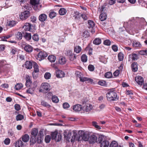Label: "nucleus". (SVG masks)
<instances>
[{"label": "nucleus", "instance_id": "f257e3e1", "mask_svg": "<svg viewBox=\"0 0 147 147\" xmlns=\"http://www.w3.org/2000/svg\"><path fill=\"white\" fill-rule=\"evenodd\" d=\"M82 131H78V134H77L75 132L73 131V134L71 136V142H73L76 140L78 141H81L83 140V135L82 133Z\"/></svg>", "mask_w": 147, "mask_h": 147}, {"label": "nucleus", "instance_id": "f03ea898", "mask_svg": "<svg viewBox=\"0 0 147 147\" xmlns=\"http://www.w3.org/2000/svg\"><path fill=\"white\" fill-rule=\"evenodd\" d=\"M117 95L116 92L113 90H110L106 94L107 98L109 101L116 100Z\"/></svg>", "mask_w": 147, "mask_h": 147}, {"label": "nucleus", "instance_id": "7ed1b4c3", "mask_svg": "<svg viewBox=\"0 0 147 147\" xmlns=\"http://www.w3.org/2000/svg\"><path fill=\"white\" fill-rule=\"evenodd\" d=\"M40 2V0H30V3L35 10H39L42 7Z\"/></svg>", "mask_w": 147, "mask_h": 147}, {"label": "nucleus", "instance_id": "20e7f679", "mask_svg": "<svg viewBox=\"0 0 147 147\" xmlns=\"http://www.w3.org/2000/svg\"><path fill=\"white\" fill-rule=\"evenodd\" d=\"M50 89V86L47 83H42L40 87L39 91L43 93H47Z\"/></svg>", "mask_w": 147, "mask_h": 147}, {"label": "nucleus", "instance_id": "39448f33", "mask_svg": "<svg viewBox=\"0 0 147 147\" xmlns=\"http://www.w3.org/2000/svg\"><path fill=\"white\" fill-rule=\"evenodd\" d=\"M52 139L55 140L57 142L59 141L61 138V136L60 134H58L57 131L52 132L51 134Z\"/></svg>", "mask_w": 147, "mask_h": 147}, {"label": "nucleus", "instance_id": "423d86ee", "mask_svg": "<svg viewBox=\"0 0 147 147\" xmlns=\"http://www.w3.org/2000/svg\"><path fill=\"white\" fill-rule=\"evenodd\" d=\"M47 56V53L44 51H40L37 55L36 58L38 60L41 61Z\"/></svg>", "mask_w": 147, "mask_h": 147}, {"label": "nucleus", "instance_id": "0eeeda50", "mask_svg": "<svg viewBox=\"0 0 147 147\" xmlns=\"http://www.w3.org/2000/svg\"><path fill=\"white\" fill-rule=\"evenodd\" d=\"M89 138L88 141L90 144H94L97 142V137L94 133H92Z\"/></svg>", "mask_w": 147, "mask_h": 147}, {"label": "nucleus", "instance_id": "6e6552de", "mask_svg": "<svg viewBox=\"0 0 147 147\" xmlns=\"http://www.w3.org/2000/svg\"><path fill=\"white\" fill-rule=\"evenodd\" d=\"M30 16V12L28 11H25L21 13L20 15V18L22 20H24L27 19Z\"/></svg>", "mask_w": 147, "mask_h": 147}, {"label": "nucleus", "instance_id": "1a4fd4ad", "mask_svg": "<svg viewBox=\"0 0 147 147\" xmlns=\"http://www.w3.org/2000/svg\"><path fill=\"white\" fill-rule=\"evenodd\" d=\"M92 133V132L88 131H83V141H88Z\"/></svg>", "mask_w": 147, "mask_h": 147}, {"label": "nucleus", "instance_id": "9d476101", "mask_svg": "<svg viewBox=\"0 0 147 147\" xmlns=\"http://www.w3.org/2000/svg\"><path fill=\"white\" fill-rule=\"evenodd\" d=\"M65 55L69 57L70 61H73L76 59V56L73 54L72 51L70 50H68L65 53Z\"/></svg>", "mask_w": 147, "mask_h": 147}, {"label": "nucleus", "instance_id": "9b49d317", "mask_svg": "<svg viewBox=\"0 0 147 147\" xmlns=\"http://www.w3.org/2000/svg\"><path fill=\"white\" fill-rule=\"evenodd\" d=\"M135 80L138 84L140 86H142L144 84V79L143 77L141 76H137L135 77Z\"/></svg>", "mask_w": 147, "mask_h": 147}, {"label": "nucleus", "instance_id": "f8f14e48", "mask_svg": "<svg viewBox=\"0 0 147 147\" xmlns=\"http://www.w3.org/2000/svg\"><path fill=\"white\" fill-rule=\"evenodd\" d=\"M92 105L89 104H85L83 107V111L86 112H89L92 109Z\"/></svg>", "mask_w": 147, "mask_h": 147}, {"label": "nucleus", "instance_id": "ddd939ff", "mask_svg": "<svg viewBox=\"0 0 147 147\" xmlns=\"http://www.w3.org/2000/svg\"><path fill=\"white\" fill-rule=\"evenodd\" d=\"M56 76L58 78H62L63 77L65 76L64 72L59 70H58L56 71Z\"/></svg>", "mask_w": 147, "mask_h": 147}, {"label": "nucleus", "instance_id": "4468645a", "mask_svg": "<svg viewBox=\"0 0 147 147\" xmlns=\"http://www.w3.org/2000/svg\"><path fill=\"white\" fill-rule=\"evenodd\" d=\"M24 50L27 53H30L32 52L33 50V47L30 45H27L25 46L24 48Z\"/></svg>", "mask_w": 147, "mask_h": 147}, {"label": "nucleus", "instance_id": "2eb2a0df", "mask_svg": "<svg viewBox=\"0 0 147 147\" xmlns=\"http://www.w3.org/2000/svg\"><path fill=\"white\" fill-rule=\"evenodd\" d=\"M64 134V138L67 141L69 142L70 139L71 135V132L69 131H68V132H65Z\"/></svg>", "mask_w": 147, "mask_h": 147}, {"label": "nucleus", "instance_id": "dca6fc26", "mask_svg": "<svg viewBox=\"0 0 147 147\" xmlns=\"http://www.w3.org/2000/svg\"><path fill=\"white\" fill-rule=\"evenodd\" d=\"M77 80L79 79V80L82 82H83V74L82 73L79 71H76V72Z\"/></svg>", "mask_w": 147, "mask_h": 147}, {"label": "nucleus", "instance_id": "f3484780", "mask_svg": "<svg viewBox=\"0 0 147 147\" xmlns=\"http://www.w3.org/2000/svg\"><path fill=\"white\" fill-rule=\"evenodd\" d=\"M100 147H108L109 143V142L106 140H104L100 143Z\"/></svg>", "mask_w": 147, "mask_h": 147}, {"label": "nucleus", "instance_id": "a211bd4d", "mask_svg": "<svg viewBox=\"0 0 147 147\" xmlns=\"http://www.w3.org/2000/svg\"><path fill=\"white\" fill-rule=\"evenodd\" d=\"M132 45L134 47L138 48H140L142 46V44L140 42L136 41H133Z\"/></svg>", "mask_w": 147, "mask_h": 147}, {"label": "nucleus", "instance_id": "6ab92c4d", "mask_svg": "<svg viewBox=\"0 0 147 147\" xmlns=\"http://www.w3.org/2000/svg\"><path fill=\"white\" fill-rule=\"evenodd\" d=\"M31 25L28 23H26L24 25L23 28L26 31H30L31 28Z\"/></svg>", "mask_w": 147, "mask_h": 147}, {"label": "nucleus", "instance_id": "aec40b11", "mask_svg": "<svg viewBox=\"0 0 147 147\" xmlns=\"http://www.w3.org/2000/svg\"><path fill=\"white\" fill-rule=\"evenodd\" d=\"M83 14L79 13L78 12L76 11L74 12V17L75 19L79 20L81 17H82Z\"/></svg>", "mask_w": 147, "mask_h": 147}, {"label": "nucleus", "instance_id": "412c9836", "mask_svg": "<svg viewBox=\"0 0 147 147\" xmlns=\"http://www.w3.org/2000/svg\"><path fill=\"white\" fill-rule=\"evenodd\" d=\"M82 109V105L79 104L75 105L73 107V109L76 111H80Z\"/></svg>", "mask_w": 147, "mask_h": 147}, {"label": "nucleus", "instance_id": "4be33fe9", "mask_svg": "<svg viewBox=\"0 0 147 147\" xmlns=\"http://www.w3.org/2000/svg\"><path fill=\"white\" fill-rule=\"evenodd\" d=\"M47 18V16L45 14H40L39 16V20L42 22L45 21Z\"/></svg>", "mask_w": 147, "mask_h": 147}, {"label": "nucleus", "instance_id": "5701e85b", "mask_svg": "<svg viewBox=\"0 0 147 147\" xmlns=\"http://www.w3.org/2000/svg\"><path fill=\"white\" fill-rule=\"evenodd\" d=\"M67 61L66 59L63 57H59V63L61 64H65Z\"/></svg>", "mask_w": 147, "mask_h": 147}, {"label": "nucleus", "instance_id": "b1692460", "mask_svg": "<svg viewBox=\"0 0 147 147\" xmlns=\"http://www.w3.org/2000/svg\"><path fill=\"white\" fill-rule=\"evenodd\" d=\"M31 83L32 82L30 76H27L26 77V86L27 87H30L31 84Z\"/></svg>", "mask_w": 147, "mask_h": 147}, {"label": "nucleus", "instance_id": "393cba45", "mask_svg": "<svg viewBox=\"0 0 147 147\" xmlns=\"http://www.w3.org/2000/svg\"><path fill=\"white\" fill-rule=\"evenodd\" d=\"M25 67L28 69H30L32 68V64L31 62L30 61H27L25 63Z\"/></svg>", "mask_w": 147, "mask_h": 147}, {"label": "nucleus", "instance_id": "a878e982", "mask_svg": "<svg viewBox=\"0 0 147 147\" xmlns=\"http://www.w3.org/2000/svg\"><path fill=\"white\" fill-rule=\"evenodd\" d=\"M132 71L135 72L137 71L138 69V65L136 63L134 62L131 65Z\"/></svg>", "mask_w": 147, "mask_h": 147}, {"label": "nucleus", "instance_id": "bb28decb", "mask_svg": "<svg viewBox=\"0 0 147 147\" xmlns=\"http://www.w3.org/2000/svg\"><path fill=\"white\" fill-rule=\"evenodd\" d=\"M88 26L89 28H93L95 26V23L92 20H89L88 21Z\"/></svg>", "mask_w": 147, "mask_h": 147}, {"label": "nucleus", "instance_id": "cd10ccee", "mask_svg": "<svg viewBox=\"0 0 147 147\" xmlns=\"http://www.w3.org/2000/svg\"><path fill=\"white\" fill-rule=\"evenodd\" d=\"M29 139V136L27 134H25L22 137V140L24 142H28Z\"/></svg>", "mask_w": 147, "mask_h": 147}, {"label": "nucleus", "instance_id": "c85d7f7f", "mask_svg": "<svg viewBox=\"0 0 147 147\" xmlns=\"http://www.w3.org/2000/svg\"><path fill=\"white\" fill-rule=\"evenodd\" d=\"M23 143L21 140H18L15 143V147H22Z\"/></svg>", "mask_w": 147, "mask_h": 147}, {"label": "nucleus", "instance_id": "c756f323", "mask_svg": "<svg viewBox=\"0 0 147 147\" xmlns=\"http://www.w3.org/2000/svg\"><path fill=\"white\" fill-rule=\"evenodd\" d=\"M48 60L51 62H54L56 60V57L53 55H50L48 57Z\"/></svg>", "mask_w": 147, "mask_h": 147}, {"label": "nucleus", "instance_id": "7c9ffc66", "mask_svg": "<svg viewBox=\"0 0 147 147\" xmlns=\"http://www.w3.org/2000/svg\"><path fill=\"white\" fill-rule=\"evenodd\" d=\"M107 17V16L105 13H102L100 14L99 18L101 21H103L106 19Z\"/></svg>", "mask_w": 147, "mask_h": 147}, {"label": "nucleus", "instance_id": "2f4dec72", "mask_svg": "<svg viewBox=\"0 0 147 147\" xmlns=\"http://www.w3.org/2000/svg\"><path fill=\"white\" fill-rule=\"evenodd\" d=\"M38 132V130L36 128H34L32 130L31 134L32 136L36 137Z\"/></svg>", "mask_w": 147, "mask_h": 147}, {"label": "nucleus", "instance_id": "473e14b6", "mask_svg": "<svg viewBox=\"0 0 147 147\" xmlns=\"http://www.w3.org/2000/svg\"><path fill=\"white\" fill-rule=\"evenodd\" d=\"M67 12L66 10L64 8H61L59 11V14L61 15H65Z\"/></svg>", "mask_w": 147, "mask_h": 147}, {"label": "nucleus", "instance_id": "72a5a7b5", "mask_svg": "<svg viewBox=\"0 0 147 147\" xmlns=\"http://www.w3.org/2000/svg\"><path fill=\"white\" fill-rule=\"evenodd\" d=\"M16 23L17 22L14 20L10 21L7 22L8 26L10 27L14 26Z\"/></svg>", "mask_w": 147, "mask_h": 147}, {"label": "nucleus", "instance_id": "f704fd0d", "mask_svg": "<svg viewBox=\"0 0 147 147\" xmlns=\"http://www.w3.org/2000/svg\"><path fill=\"white\" fill-rule=\"evenodd\" d=\"M101 42V39L99 38H96L93 40V43L95 45H98L100 44Z\"/></svg>", "mask_w": 147, "mask_h": 147}, {"label": "nucleus", "instance_id": "c9c22d12", "mask_svg": "<svg viewBox=\"0 0 147 147\" xmlns=\"http://www.w3.org/2000/svg\"><path fill=\"white\" fill-rule=\"evenodd\" d=\"M84 81L92 84L93 82V80L88 77H83V82Z\"/></svg>", "mask_w": 147, "mask_h": 147}, {"label": "nucleus", "instance_id": "e433bc0d", "mask_svg": "<svg viewBox=\"0 0 147 147\" xmlns=\"http://www.w3.org/2000/svg\"><path fill=\"white\" fill-rule=\"evenodd\" d=\"M89 33L88 31L86 30L83 32V39L87 38L89 37Z\"/></svg>", "mask_w": 147, "mask_h": 147}, {"label": "nucleus", "instance_id": "4c0bfd02", "mask_svg": "<svg viewBox=\"0 0 147 147\" xmlns=\"http://www.w3.org/2000/svg\"><path fill=\"white\" fill-rule=\"evenodd\" d=\"M24 37L27 40H29L31 38V35L30 33H25V34Z\"/></svg>", "mask_w": 147, "mask_h": 147}, {"label": "nucleus", "instance_id": "58836bf2", "mask_svg": "<svg viewBox=\"0 0 147 147\" xmlns=\"http://www.w3.org/2000/svg\"><path fill=\"white\" fill-rule=\"evenodd\" d=\"M37 139L36 137L32 136L30 140V142L32 144H34L36 142Z\"/></svg>", "mask_w": 147, "mask_h": 147}, {"label": "nucleus", "instance_id": "ea45409f", "mask_svg": "<svg viewBox=\"0 0 147 147\" xmlns=\"http://www.w3.org/2000/svg\"><path fill=\"white\" fill-rule=\"evenodd\" d=\"M10 53L12 55H15L17 52V49L13 47L11 48Z\"/></svg>", "mask_w": 147, "mask_h": 147}, {"label": "nucleus", "instance_id": "a19ab883", "mask_svg": "<svg viewBox=\"0 0 147 147\" xmlns=\"http://www.w3.org/2000/svg\"><path fill=\"white\" fill-rule=\"evenodd\" d=\"M138 55L135 53H133L131 54V58L132 60H137L138 59Z\"/></svg>", "mask_w": 147, "mask_h": 147}, {"label": "nucleus", "instance_id": "79ce46f5", "mask_svg": "<svg viewBox=\"0 0 147 147\" xmlns=\"http://www.w3.org/2000/svg\"><path fill=\"white\" fill-rule=\"evenodd\" d=\"M81 50V48L79 46H76L74 47V51L77 53H79Z\"/></svg>", "mask_w": 147, "mask_h": 147}, {"label": "nucleus", "instance_id": "37998d69", "mask_svg": "<svg viewBox=\"0 0 147 147\" xmlns=\"http://www.w3.org/2000/svg\"><path fill=\"white\" fill-rule=\"evenodd\" d=\"M22 87L23 85L21 83H18L15 85V88L16 90H18L20 89Z\"/></svg>", "mask_w": 147, "mask_h": 147}, {"label": "nucleus", "instance_id": "c03bdc74", "mask_svg": "<svg viewBox=\"0 0 147 147\" xmlns=\"http://www.w3.org/2000/svg\"><path fill=\"white\" fill-rule=\"evenodd\" d=\"M24 116L22 115L18 114L16 117V119L17 121H19L23 119Z\"/></svg>", "mask_w": 147, "mask_h": 147}, {"label": "nucleus", "instance_id": "a18cd8bd", "mask_svg": "<svg viewBox=\"0 0 147 147\" xmlns=\"http://www.w3.org/2000/svg\"><path fill=\"white\" fill-rule=\"evenodd\" d=\"M105 76L107 78H110L112 76V74L111 72H108L105 74Z\"/></svg>", "mask_w": 147, "mask_h": 147}, {"label": "nucleus", "instance_id": "49530a36", "mask_svg": "<svg viewBox=\"0 0 147 147\" xmlns=\"http://www.w3.org/2000/svg\"><path fill=\"white\" fill-rule=\"evenodd\" d=\"M33 67L34 68V71L36 73L39 71V69L37 64L36 63H33Z\"/></svg>", "mask_w": 147, "mask_h": 147}, {"label": "nucleus", "instance_id": "de8ad7c7", "mask_svg": "<svg viewBox=\"0 0 147 147\" xmlns=\"http://www.w3.org/2000/svg\"><path fill=\"white\" fill-rule=\"evenodd\" d=\"M41 105L47 107H49L51 106L49 104L44 101H42L41 102Z\"/></svg>", "mask_w": 147, "mask_h": 147}, {"label": "nucleus", "instance_id": "09e8293b", "mask_svg": "<svg viewBox=\"0 0 147 147\" xmlns=\"http://www.w3.org/2000/svg\"><path fill=\"white\" fill-rule=\"evenodd\" d=\"M118 145L117 143L113 141L110 144L109 147H117Z\"/></svg>", "mask_w": 147, "mask_h": 147}, {"label": "nucleus", "instance_id": "8fccbe9b", "mask_svg": "<svg viewBox=\"0 0 147 147\" xmlns=\"http://www.w3.org/2000/svg\"><path fill=\"white\" fill-rule=\"evenodd\" d=\"M16 36L17 38L20 40L22 37V34L21 32H18L16 34Z\"/></svg>", "mask_w": 147, "mask_h": 147}, {"label": "nucleus", "instance_id": "3c124183", "mask_svg": "<svg viewBox=\"0 0 147 147\" xmlns=\"http://www.w3.org/2000/svg\"><path fill=\"white\" fill-rule=\"evenodd\" d=\"M52 100L53 102L55 103L58 102L59 101L57 97L55 96H53L52 97Z\"/></svg>", "mask_w": 147, "mask_h": 147}, {"label": "nucleus", "instance_id": "603ef678", "mask_svg": "<svg viewBox=\"0 0 147 147\" xmlns=\"http://www.w3.org/2000/svg\"><path fill=\"white\" fill-rule=\"evenodd\" d=\"M34 88H29L26 90L27 93L30 94H33L34 93Z\"/></svg>", "mask_w": 147, "mask_h": 147}, {"label": "nucleus", "instance_id": "864d4df0", "mask_svg": "<svg viewBox=\"0 0 147 147\" xmlns=\"http://www.w3.org/2000/svg\"><path fill=\"white\" fill-rule=\"evenodd\" d=\"M33 39L36 41H38L39 40L38 35V34H34L32 37Z\"/></svg>", "mask_w": 147, "mask_h": 147}, {"label": "nucleus", "instance_id": "5fc2aeb1", "mask_svg": "<svg viewBox=\"0 0 147 147\" xmlns=\"http://www.w3.org/2000/svg\"><path fill=\"white\" fill-rule=\"evenodd\" d=\"M56 13L54 11H52L49 14V17L51 18H53L55 17L56 15Z\"/></svg>", "mask_w": 147, "mask_h": 147}, {"label": "nucleus", "instance_id": "6e6d98bb", "mask_svg": "<svg viewBox=\"0 0 147 147\" xmlns=\"http://www.w3.org/2000/svg\"><path fill=\"white\" fill-rule=\"evenodd\" d=\"M118 58L119 61H122L123 59V54L121 53H119L118 55Z\"/></svg>", "mask_w": 147, "mask_h": 147}, {"label": "nucleus", "instance_id": "4d7b16f0", "mask_svg": "<svg viewBox=\"0 0 147 147\" xmlns=\"http://www.w3.org/2000/svg\"><path fill=\"white\" fill-rule=\"evenodd\" d=\"M94 67L92 65H90L88 67V69L91 71H93L94 70Z\"/></svg>", "mask_w": 147, "mask_h": 147}, {"label": "nucleus", "instance_id": "13d9d810", "mask_svg": "<svg viewBox=\"0 0 147 147\" xmlns=\"http://www.w3.org/2000/svg\"><path fill=\"white\" fill-rule=\"evenodd\" d=\"M92 125L95 128L97 129H100L101 128L100 127L97 125V122L95 121H92Z\"/></svg>", "mask_w": 147, "mask_h": 147}, {"label": "nucleus", "instance_id": "bf43d9fd", "mask_svg": "<svg viewBox=\"0 0 147 147\" xmlns=\"http://www.w3.org/2000/svg\"><path fill=\"white\" fill-rule=\"evenodd\" d=\"M51 77V74L49 73L46 72L44 75V77L46 79H49Z\"/></svg>", "mask_w": 147, "mask_h": 147}, {"label": "nucleus", "instance_id": "052dcab7", "mask_svg": "<svg viewBox=\"0 0 147 147\" xmlns=\"http://www.w3.org/2000/svg\"><path fill=\"white\" fill-rule=\"evenodd\" d=\"M51 139V136L49 135L46 136L45 137V142L48 143H49Z\"/></svg>", "mask_w": 147, "mask_h": 147}, {"label": "nucleus", "instance_id": "680f3d73", "mask_svg": "<svg viewBox=\"0 0 147 147\" xmlns=\"http://www.w3.org/2000/svg\"><path fill=\"white\" fill-rule=\"evenodd\" d=\"M103 43L105 45L109 46L111 45V42L109 40L107 39L104 41Z\"/></svg>", "mask_w": 147, "mask_h": 147}, {"label": "nucleus", "instance_id": "e2e57ef3", "mask_svg": "<svg viewBox=\"0 0 147 147\" xmlns=\"http://www.w3.org/2000/svg\"><path fill=\"white\" fill-rule=\"evenodd\" d=\"M99 85L101 86H106V83L105 81L103 80H100L98 82Z\"/></svg>", "mask_w": 147, "mask_h": 147}, {"label": "nucleus", "instance_id": "0e129e2a", "mask_svg": "<svg viewBox=\"0 0 147 147\" xmlns=\"http://www.w3.org/2000/svg\"><path fill=\"white\" fill-rule=\"evenodd\" d=\"M85 50H88V53L89 55L92 54V48L88 46L86 48Z\"/></svg>", "mask_w": 147, "mask_h": 147}, {"label": "nucleus", "instance_id": "69168bd1", "mask_svg": "<svg viewBox=\"0 0 147 147\" xmlns=\"http://www.w3.org/2000/svg\"><path fill=\"white\" fill-rule=\"evenodd\" d=\"M63 106L64 109L68 108L69 107V105L67 102L64 103L63 104Z\"/></svg>", "mask_w": 147, "mask_h": 147}, {"label": "nucleus", "instance_id": "338daca9", "mask_svg": "<svg viewBox=\"0 0 147 147\" xmlns=\"http://www.w3.org/2000/svg\"><path fill=\"white\" fill-rule=\"evenodd\" d=\"M112 48L113 50L114 51L116 52L118 51V47L115 45H113L112 47Z\"/></svg>", "mask_w": 147, "mask_h": 147}, {"label": "nucleus", "instance_id": "774afa93", "mask_svg": "<svg viewBox=\"0 0 147 147\" xmlns=\"http://www.w3.org/2000/svg\"><path fill=\"white\" fill-rule=\"evenodd\" d=\"M4 142L5 144L8 145L10 142V140L8 138H7L4 140Z\"/></svg>", "mask_w": 147, "mask_h": 147}]
</instances>
